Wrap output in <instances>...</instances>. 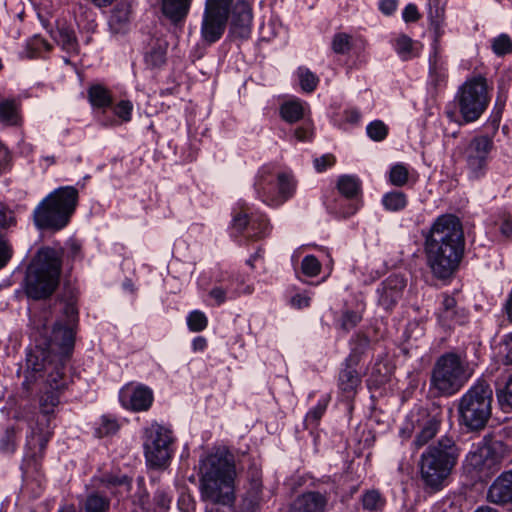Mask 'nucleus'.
I'll return each instance as SVG.
<instances>
[{"mask_svg": "<svg viewBox=\"0 0 512 512\" xmlns=\"http://www.w3.org/2000/svg\"><path fill=\"white\" fill-rule=\"evenodd\" d=\"M65 323H54L51 335L45 343L47 351L37 347L27 354L26 370L22 387L28 397L34 386L38 387L41 413L50 415L61 402L71 382L67 374V362L74 347V328L78 322V309L74 299L63 307Z\"/></svg>", "mask_w": 512, "mask_h": 512, "instance_id": "obj_1", "label": "nucleus"}, {"mask_svg": "<svg viewBox=\"0 0 512 512\" xmlns=\"http://www.w3.org/2000/svg\"><path fill=\"white\" fill-rule=\"evenodd\" d=\"M464 245L459 219L453 215L438 217L425 241L427 264L433 275L440 279L450 277L459 266Z\"/></svg>", "mask_w": 512, "mask_h": 512, "instance_id": "obj_2", "label": "nucleus"}, {"mask_svg": "<svg viewBox=\"0 0 512 512\" xmlns=\"http://www.w3.org/2000/svg\"><path fill=\"white\" fill-rule=\"evenodd\" d=\"M236 468L234 455L218 448L201 465L200 489L203 500L231 506L235 501Z\"/></svg>", "mask_w": 512, "mask_h": 512, "instance_id": "obj_3", "label": "nucleus"}, {"mask_svg": "<svg viewBox=\"0 0 512 512\" xmlns=\"http://www.w3.org/2000/svg\"><path fill=\"white\" fill-rule=\"evenodd\" d=\"M460 456V448L450 436H442L430 444L421 454L418 467L420 480L425 490L441 491L455 468Z\"/></svg>", "mask_w": 512, "mask_h": 512, "instance_id": "obj_4", "label": "nucleus"}, {"mask_svg": "<svg viewBox=\"0 0 512 512\" xmlns=\"http://www.w3.org/2000/svg\"><path fill=\"white\" fill-rule=\"evenodd\" d=\"M61 271V253L50 247L41 248L27 267L25 295L36 301L50 298L59 286Z\"/></svg>", "mask_w": 512, "mask_h": 512, "instance_id": "obj_5", "label": "nucleus"}, {"mask_svg": "<svg viewBox=\"0 0 512 512\" xmlns=\"http://www.w3.org/2000/svg\"><path fill=\"white\" fill-rule=\"evenodd\" d=\"M78 190L73 186L55 189L35 208L33 218L39 229L64 228L75 211Z\"/></svg>", "mask_w": 512, "mask_h": 512, "instance_id": "obj_6", "label": "nucleus"}, {"mask_svg": "<svg viewBox=\"0 0 512 512\" xmlns=\"http://www.w3.org/2000/svg\"><path fill=\"white\" fill-rule=\"evenodd\" d=\"M493 390L483 378L478 379L459 399V421L470 431L483 429L492 415Z\"/></svg>", "mask_w": 512, "mask_h": 512, "instance_id": "obj_7", "label": "nucleus"}, {"mask_svg": "<svg viewBox=\"0 0 512 512\" xmlns=\"http://www.w3.org/2000/svg\"><path fill=\"white\" fill-rule=\"evenodd\" d=\"M472 371L465 358L454 352L441 355L431 373V386L441 395L456 394L470 379Z\"/></svg>", "mask_w": 512, "mask_h": 512, "instance_id": "obj_8", "label": "nucleus"}, {"mask_svg": "<svg viewBox=\"0 0 512 512\" xmlns=\"http://www.w3.org/2000/svg\"><path fill=\"white\" fill-rule=\"evenodd\" d=\"M254 189L263 203L277 207L293 196L296 182L291 174L264 165L256 175Z\"/></svg>", "mask_w": 512, "mask_h": 512, "instance_id": "obj_9", "label": "nucleus"}, {"mask_svg": "<svg viewBox=\"0 0 512 512\" xmlns=\"http://www.w3.org/2000/svg\"><path fill=\"white\" fill-rule=\"evenodd\" d=\"M456 99L460 114L466 123L478 120L490 102L486 78L477 75L466 79L459 87Z\"/></svg>", "mask_w": 512, "mask_h": 512, "instance_id": "obj_10", "label": "nucleus"}, {"mask_svg": "<svg viewBox=\"0 0 512 512\" xmlns=\"http://www.w3.org/2000/svg\"><path fill=\"white\" fill-rule=\"evenodd\" d=\"M441 418L438 415H431L425 411L412 413L403 426L400 428V436L409 439L414 434L412 447L415 451L428 444L439 432Z\"/></svg>", "mask_w": 512, "mask_h": 512, "instance_id": "obj_11", "label": "nucleus"}, {"mask_svg": "<svg viewBox=\"0 0 512 512\" xmlns=\"http://www.w3.org/2000/svg\"><path fill=\"white\" fill-rule=\"evenodd\" d=\"M252 290L244 285L242 277L229 271H218L214 276V286L209 291V296L217 306L226 301H231L241 294H250Z\"/></svg>", "mask_w": 512, "mask_h": 512, "instance_id": "obj_12", "label": "nucleus"}, {"mask_svg": "<svg viewBox=\"0 0 512 512\" xmlns=\"http://www.w3.org/2000/svg\"><path fill=\"white\" fill-rule=\"evenodd\" d=\"M498 457L489 445L478 446L471 450L465 459V468L478 479L491 477L498 470Z\"/></svg>", "mask_w": 512, "mask_h": 512, "instance_id": "obj_13", "label": "nucleus"}, {"mask_svg": "<svg viewBox=\"0 0 512 512\" xmlns=\"http://www.w3.org/2000/svg\"><path fill=\"white\" fill-rule=\"evenodd\" d=\"M493 139L487 135L474 137L464 151V158L470 173L479 178L484 175L488 156L493 148Z\"/></svg>", "mask_w": 512, "mask_h": 512, "instance_id": "obj_14", "label": "nucleus"}, {"mask_svg": "<svg viewBox=\"0 0 512 512\" xmlns=\"http://www.w3.org/2000/svg\"><path fill=\"white\" fill-rule=\"evenodd\" d=\"M119 401L123 408L134 412L146 411L153 402V392L141 383L130 382L119 391Z\"/></svg>", "mask_w": 512, "mask_h": 512, "instance_id": "obj_15", "label": "nucleus"}, {"mask_svg": "<svg viewBox=\"0 0 512 512\" xmlns=\"http://www.w3.org/2000/svg\"><path fill=\"white\" fill-rule=\"evenodd\" d=\"M438 324L446 330H452L468 322L469 313L457 304L454 297L442 295L441 304L436 313Z\"/></svg>", "mask_w": 512, "mask_h": 512, "instance_id": "obj_16", "label": "nucleus"}, {"mask_svg": "<svg viewBox=\"0 0 512 512\" xmlns=\"http://www.w3.org/2000/svg\"><path fill=\"white\" fill-rule=\"evenodd\" d=\"M329 500L330 496L327 492L305 491L288 504L285 512H326Z\"/></svg>", "mask_w": 512, "mask_h": 512, "instance_id": "obj_17", "label": "nucleus"}, {"mask_svg": "<svg viewBox=\"0 0 512 512\" xmlns=\"http://www.w3.org/2000/svg\"><path fill=\"white\" fill-rule=\"evenodd\" d=\"M360 361V356L357 352L353 351L343 364L338 377V387L341 393L348 399L352 398L361 384L360 373L357 371V366Z\"/></svg>", "mask_w": 512, "mask_h": 512, "instance_id": "obj_18", "label": "nucleus"}, {"mask_svg": "<svg viewBox=\"0 0 512 512\" xmlns=\"http://www.w3.org/2000/svg\"><path fill=\"white\" fill-rule=\"evenodd\" d=\"M406 280L398 274L390 275L378 287V304L385 310H391L402 298Z\"/></svg>", "mask_w": 512, "mask_h": 512, "instance_id": "obj_19", "label": "nucleus"}, {"mask_svg": "<svg viewBox=\"0 0 512 512\" xmlns=\"http://www.w3.org/2000/svg\"><path fill=\"white\" fill-rule=\"evenodd\" d=\"M487 501L497 506H512V469L502 472L487 490Z\"/></svg>", "mask_w": 512, "mask_h": 512, "instance_id": "obj_20", "label": "nucleus"}, {"mask_svg": "<svg viewBox=\"0 0 512 512\" xmlns=\"http://www.w3.org/2000/svg\"><path fill=\"white\" fill-rule=\"evenodd\" d=\"M51 33L55 42L66 53L63 56L65 64H75L76 57L79 55V46L74 29L65 23H58L56 29Z\"/></svg>", "mask_w": 512, "mask_h": 512, "instance_id": "obj_21", "label": "nucleus"}, {"mask_svg": "<svg viewBox=\"0 0 512 512\" xmlns=\"http://www.w3.org/2000/svg\"><path fill=\"white\" fill-rule=\"evenodd\" d=\"M144 452L148 468L151 472V479H155V475L160 470V426L152 425L145 429L144 435Z\"/></svg>", "mask_w": 512, "mask_h": 512, "instance_id": "obj_22", "label": "nucleus"}, {"mask_svg": "<svg viewBox=\"0 0 512 512\" xmlns=\"http://www.w3.org/2000/svg\"><path fill=\"white\" fill-rule=\"evenodd\" d=\"M229 16L204 9L200 33L204 41L214 43L225 32Z\"/></svg>", "mask_w": 512, "mask_h": 512, "instance_id": "obj_23", "label": "nucleus"}, {"mask_svg": "<svg viewBox=\"0 0 512 512\" xmlns=\"http://www.w3.org/2000/svg\"><path fill=\"white\" fill-rule=\"evenodd\" d=\"M233 227L238 232L247 231V237L260 238L267 233L268 221L263 216L249 217L244 211L236 213L233 217Z\"/></svg>", "mask_w": 512, "mask_h": 512, "instance_id": "obj_24", "label": "nucleus"}, {"mask_svg": "<svg viewBox=\"0 0 512 512\" xmlns=\"http://www.w3.org/2000/svg\"><path fill=\"white\" fill-rule=\"evenodd\" d=\"M193 0H162V17L175 29H182L191 9Z\"/></svg>", "mask_w": 512, "mask_h": 512, "instance_id": "obj_25", "label": "nucleus"}, {"mask_svg": "<svg viewBox=\"0 0 512 512\" xmlns=\"http://www.w3.org/2000/svg\"><path fill=\"white\" fill-rule=\"evenodd\" d=\"M262 500V483L258 473L253 475L249 487L241 496L234 512H258Z\"/></svg>", "mask_w": 512, "mask_h": 512, "instance_id": "obj_26", "label": "nucleus"}, {"mask_svg": "<svg viewBox=\"0 0 512 512\" xmlns=\"http://www.w3.org/2000/svg\"><path fill=\"white\" fill-rule=\"evenodd\" d=\"M253 20L251 5L245 0H238L232 9V27L239 30L241 36H246L250 32Z\"/></svg>", "mask_w": 512, "mask_h": 512, "instance_id": "obj_27", "label": "nucleus"}, {"mask_svg": "<svg viewBox=\"0 0 512 512\" xmlns=\"http://www.w3.org/2000/svg\"><path fill=\"white\" fill-rule=\"evenodd\" d=\"M131 5L127 2L118 3L111 11L108 25L110 30L115 33H125L130 24Z\"/></svg>", "mask_w": 512, "mask_h": 512, "instance_id": "obj_28", "label": "nucleus"}, {"mask_svg": "<svg viewBox=\"0 0 512 512\" xmlns=\"http://www.w3.org/2000/svg\"><path fill=\"white\" fill-rule=\"evenodd\" d=\"M81 505L85 512H108L110 499L99 491H92L87 494Z\"/></svg>", "mask_w": 512, "mask_h": 512, "instance_id": "obj_29", "label": "nucleus"}, {"mask_svg": "<svg viewBox=\"0 0 512 512\" xmlns=\"http://www.w3.org/2000/svg\"><path fill=\"white\" fill-rule=\"evenodd\" d=\"M361 505L365 511L381 512L386 506V499L377 489H369L361 496Z\"/></svg>", "mask_w": 512, "mask_h": 512, "instance_id": "obj_30", "label": "nucleus"}, {"mask_svg": "<svg viewBox=\"0 0 512 512\" xmlns=\"http://www.w3.org/2000/svg\"><path fill=\"white\" fill-rule=\"evenodd\" d=\"M20 104L15 99L0 102V120L8 125H18L21 121Z\"/></svg>", "mask_w": 512, "mask_h": 512, "instance_id": "obj_31", "label": "nucleus"}, {"mask_svg": "<svg viewBox=\"0 0 512 512\" xmlns=\"http://www.w3.org/2000/svg\"><path fill=\"white\" fill-rule=\"evenodd\" d=\"M51 48V45L46 40L40 36H34L28 40L23 53L26 58L30 60L45 58V54L48 53Z\"/></svg>", "mask_w": 512, "mask_h": 512, "instance_id": "obj_32", "label": "nucleus"}, {"mask_svg": "<svg viewBox=\"0 0 512 512\" xmlns=\"http://www.w3.org/2000/svg\"><path fill=\"white\" fill-rule=\"evenodd\" d=\"M88 99L95 108L104 109L112 103L111 96L103 86L93 85L88 91Z\"/></svg>", "mask_w": 512, "mask_h": 512, "instance_id": "obj_33", "label": "nucleus"}, {"mask_svg": "<svg viewBox=\"0 0 512 512\" xmlns=\"http://www.w3.org/2000/svg\"><path fill=\"white\" fill-rule=\"evenodd\" d=\"M337 187L339 192L346 198H354L361 191V182L357 177L343 175L339 178Z\"/></svg>", "mask_w": 512, "mask_h": 512, "instance_id": "obj_34", "label": "nucleus"}, {"mask_svg": "<svg viewBox=\"0 0 512 512\" xmlns=\"http://www.w3.org/2000/svg\"><path fill=\"white\" fill-rule=\"evenodd\" d=\"M407 196L401 191H391L383 195L382 205L391 212L403 210L407 206Z\"/></svg>", "mask_w": 512, "mask_h": 512, "instance_id": "obj_35", "label": "nucleus"}, {"mask_svg": "<svg viewBox=\"0 0 512 512\" xmlns=\"http://www.w3.org/2000/svg\"><path fill=\"white\" fill-rule=\"evenodd\" d=\"M280 112L285 121L294 123L303 117L304 110L299 101H290L281 106Z\"/></svg>", "mask_w": 512, "mask_h": 512, "instance_id": "obj_36", "label": "nucleus"}, {"mask_svg": "<svg viewBox=\"0 0 512 512\" xmlns=\"http://www.w3.org/2000/svg\"><path fill=\"white\" fill-rule=\"evenodd\" d=\"M498 402L503 411L512 409V374L508 376L503 386L496 390Z\"/></svg>", "mask_w": 512, "mask_h": 512, "instance_id": "obj_37", "label": "nucleus"}, {"mask_svg": "<svg viewBox=\"0 0 512 512\" xmlns=\"http://www.w3.org/2000/svg\"><path fill=\"white\" fill-rule=\"evenodd\" d=\"M409 180V168L403 163H397L390 168L389 181L393 186L403 187Z\"/></svg>", "mask_w": 512, "mask_h": 512, "instance_id": "obj_38", "label": "nucleus"}, {"mask_svg": "<svg viewBox=\"0 0 512 512\" xmlns=\"http://www.w3.org/2000/svg\"><path fill=\"white\" fill-rule=\"evenodd\" d=\"M356 41L346 33H337L332 40V49L335 53L345 54L351 50Z\"/></svg>", "mask_w": 512, "mask_h": 512, "instance_id": "obj_39", "label": "nucleus"}, {"mask_svg": "<svg viewBox=\"0 0 512 512\" xmlns=\"http://www.w3.org/2000/svg\"><path fill=\"white\" fill-rule=\"evenodd\" d=\"M491 48L498 56L509 54L512 52V40L507 34H500L492 40Z\"/></svg>", "mask_w": 512, "mask_h": 512, "instance_id": "obj_40", "label": "nucleus"}, {"mask_svg": "<svg viewBox=\"0 0 512 512\" xmlns=\"http://www.w3.org/2000/svg\"><path fill=\"white\" fill-rule=\"evenodd\" d=\"M321 263L314 255H307L302 259L301 272L307 277H315L321 271Z\"/></svg>", "mask_w": 512, "mask_h": 512, "instance_id": "obj_41", "label": "nucleus"}, {"mask_svg": "<svg viewBox=\"0 0 512 512\" xmlns=\"http://www.w3.org/2000/svg\"><path fill=\"white\" fill-rule=\"evenodd\" d=\"M298 76L301 88L305 92L310 93L315 90L319 81L318 77L315 74H313L307 68H299Z\"/></svg>", "mask_w": 512, "mask_h": 512, "instance_id": "obj_42", "label": "nucleus"}, {"mask_svg": "<svg viewBox=\"0 0 512 512\" xmlns=\"http://www.w3.org/2000/svg\"><path fill=\"white\" fill-rule=\"evenodd\" d=\"M187 324L191 331L200 332L207 327L208 319L203 312L195 310L188 315Z\"/></svg>", "mask_w": 512, "mask_h": 512, "instance_id": "obj_43", "label": "nucleus"}, {"mask_svg": "<svg viewBox=\"0 0 512 512\" xmlns=\"http://www.w3.org/2000/svg\"><path fill=\"white\" fill-rule=\"evenodd\" d=\"M119 429V424L116 419L108 416H103L100 424L96 429L98 437H106L115 434Z\"/></svg>", "mask_w": 512, "mask_h": 512, "instance_id": "obj_44", "label": "nucleus"}, {"mask_svg": "<svg viewBox=\"0 0 512 512\" xmlns=\"http://www.w3.org/2000/svg\"><path fill=\"white\" fill-rule=\"evenodd\" d=\"M17 446V435L16 430L13 427H9L5 430L0 440V449L4 453H13Z\"/></svg>", "mask_w": 512, "mask_h": 512, "instance_id": "obj_45", "label": "nucleus"}, {"mask_svg": "<svg viewBox=\"0 0 512 512\" xmlns=\"http://www.w3.org/2000/svg\"><path fill=\"white\" fill-rule=\"evenodd\" d=\"M327 402H319L314 408H312L305 417V426L307 428L309 427H316L319 420L322 418L323 414L326 411Z\"/></svg>", "mask_w": 512, "mask_h": 512, "instance_id": "obj_46", "label": "nucleus"}, {"mask_svg": "<svg viewBox=\"0 0 512 512\" xmlns=\"http://www.w3.org/2000/svg\"><path fill=\"white\" fill-rule=\"evenodd\" d=\"M233 0H206L204 9L229 16Z\"/></svg>", "mask_w": 512, "mask_h": 512, "instance_id": "obj_47", "label": "nucleus"}, {"mask_svg": "<svg viewBox=\"0 0 512 512\" xmlns=\"http://www.w3.org/2000/svg\"><path fill=\"white\" fill-rule=\"evenodd\" d=\"M362 317L359 313L351 310H346L343 312L340 319V328L349 332L351 329L357 326V324L361 321Z\"/></svg>", "mask_w": 512, "mask_h": 512, "instance_id": "obj_48", "label": "nucleus"}, {"mask_svg": "<svg viewBox=\"0 0 512 512\" xmlns=\"http://www.w3.org/2000/svg\"><path fill=\"white\" fill-rule=\"evenodd\" d=\"M387 133V126L380 120L373 121L367 126V134L374 141L383 140Z\"/></svg>", "mask_w": 512, "mask_h": 512, "instance_id": "obj_49", "label": "nucleus"}, {"mask_svg": "<svg viewBox=\"0 0 512 512\" xmlns=\"http://www.w3.org/2000/svg\"><path fill=\"white\" fill-rule=\"evenodd\" d=\"M174 442V437L169 429L162 427V468L166 465V461L172 456L173 450L170 446Z\"/></svg>", "mask_w": 512, "mask_h": 512, "instance_id": "obj_50", "label": "nucleus"}, {"mask_svg": "<svg viewBox=\"0 0 512 512\" xmlns=\"http://www.w3.org/2000/svg\"><path fill=\"white\" fill-rule=\"evenodd\" d=\"M133 111V104L128 100H122L114 107L115 115L122 121L128 122L131 120Z\"/></svg>", "mask_w": 512, "mask_h": 512, "instance_id": "obj_51", "label": "nucleus"}, {"mask_svg": "<svg viewBox=\"0 0 512 512\" xmlns=\"http://www.w3.org/2000/svg\"><path fill=\"white\" fill-rule=\"evenodd\" d=\"M13 255V248L8 239L0 236V269L4 268Z\"/></svg>", "mask_w": 512, "mask_h": 512, "instance_id": "obj_52", "label": "nucleus"}, {"mask_svg": "<svg viewBox=\"0 0 512 512\" xmlns=\"http://www.w3.org/2000/svg\"><path fill=\"white\" fill-rule=\"evenodd\" d=\"M16 224L12 210L0 203V228L6 229Z\"/></svg>", "mask_w": 512, "mask_h": 512, "instance_id": "obj_53", "label": "nucleus"}, {"mask_svg": "<svg viewBox=\"0 0 512 512\" xmlns=\"http://www.w3.org/2000/svg\"><path fill=\"white\" fill-rule=\"evenodd\" d=\"M101 482L106 486H126L129 490L131 485V480L127 476H113L106 475L101 479Z\"/></svg>", "mask_w": 512, "mask_h": 512, "instance_id": "obj_54", "label": "nucleus"}, {"mask_svg": "<svg viewBox=\"0 0 512 512\" xmlns=\"http://www.w3.org/2000/svg\"><path fill=\"white\" fill-rule=\"evenodd\" d=\"M505 102L500 97L497 98L494 110L492 112V115L490 117L492 124L497 129L499 126V123L501 121L502 112L504 109Z\"/></svg>", "mask_w": 512, "mask_h": 512, "instance_id": "obj_55", "label": "nucleus"}, {"mask_svg": "<svg viewBox=\"0 0 512 512\" xmlns=\"http://www.w3.org/2000/svg\"><path fill=\"white\" fill-rule=\"evenodd\" d=\"M394 47L399 54H406L411 50V39L405 35H401L396 39Z\"/></svg>", "mask_w": 512, "mask_h": 512, "instance_id": "obj_56", "label": "nucleus"}, {"mask_svg": "<svg viewBox=\"0 0 512 512\" xmlns=\"http://www.w3.org/2000/svg\"><path fill=\"white\" fill-rule=\"evenodd\" d=\"M429 77H430V81L435 86H437V85L442 84L445 81L446 75L442 71V69H440V66H430Z\"/></svg>", "mask_w": 512, "mask_h": 512, "instance_id": "obj_57", "label": "nucleus"}, {"mask_svg": "<svg viewBox=\"0 0 512 512\" xmlns=\"http://www.w3.org/2000/svg\"><path fill=\"white\" fill-rule=\"evenodd\" d=\"M335 159L332 155H323L320 158H316L314 160V166L318 172L324 171L327 167H330L334 164Z\"/></svg>", "mask_w": 512, "mask_h": 512, "instance_id": "obj_58", "label": "nucleus"}, {"mask_svg": "<svg viewBox=\"0 0 512 512\" xmlns=\"http://www.w3.org/2000/svg\"><path fill=\"white\" fill-rule=\"evenodd\" d=\"M402 17L405 22H414L419 19V13L416 5L408 4L403 12Z\"/></svg>", "mask_w": 512, "mask_h": 512, "instance_id": "obj_59", "label": "nucleus"}, {"mask_svg": "<svg viewBox=\"0 0 512 512\" xmlns=\"http://www.w3.org/2000/svg\"><path fill=\"white\" fill-rule=\"evenodd\" d=\"M11 162V155L7 147L0 143V173L5 171Z\"/></svg>", "mask_w": 512, "mask_h": 512, "instance_id": "obj_60", "label": "nucleus"}, {"mask_svg": "<svg viewBox=\"0 0 512 512\" xmlns=\"http://www.w3.org/2000/svg\"><path fill=\"white\" fill-rule=\"evenodd\" d=\"M379 9L385 15H392L397 9L396 0H381L379 2Z\"/></svg>", "mask_w": 512, "mask_h": 512, "instance_id": "obj_61", "label": "nucleus"}, {"mask_svg": "<svg viewBox=\"0 0 512 512\" xmlns=\"http://www.w3.org/2000/svg\"><path fill=\"white\" fill-rule=\"evenodd\" d=\"M291 304L296 308H305L310 305V297L303 294H296L291 298Z\"/></svg>", "mask_w": 512, "mask_h": 512, "instance_id": "obj_62", "label": "nucleus"}, {"mask_svg": "<svg viewBox=\"0 0 512 512\" xmlns=\"http://www.w3.org/2000/svg\"><path fill=\"white\" fill-rule=\"evenodd\" d=\"M345 122L349 124H357L361 115L357 109L351 108L344 111Z\"/></svg>", "mask_w": 512, "mask_h": 512, "instance_id": "obj_63", "label": "nucleus"}, {"mask_svg": "<svg viewBox=\"0 0 512 512\" xmlns=\"http://www.w3.org/2000/svg\"><path fill=\"white\" fill-rule=\"evenodd\" d=\"M312 136V130L311 128L309 127V125L307 126H303V127H299L295 130V137L299 140V141H306V140H309Z\"/></svg>", "mask_w": 512, "mask_h": 512, "instance_id": "obj_64", "label": "nucleus"}]
</instances>
